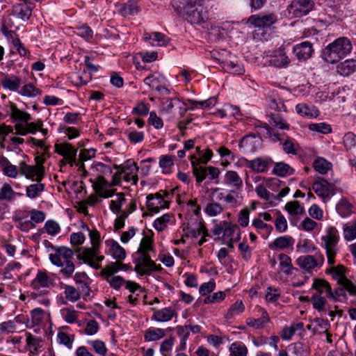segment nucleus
Wrapping results in <instances>:
<instances>
[{
  "label": "nucleus",
  "instance_id": "nucleus-1",
  "mask_svg": "<svg viewBox=\"0 0 356 356\" xmlns=\"http://www.w3.org/2000/svg\"><path fill=\"white\" fill-rule=\"evenodd\" d=\"M172 5L177 15L191 24L202 26L209 19L204 0H172Z\"/></svg>",
  "mask_w": 356,
  "mask_h": 356
},
{
  "label": "nucleus",
  "instance_id": "nucleus-2",
  "mask_svg": "<svg viewBox=\"0 0 356 356\" xmlns=\"http://www.w3.org/2000/svg\"><path fill=\"white\" fill-rule=\"evenodd\" d=\"M153 238L151 236L144 235L140 246L136 251L138 257L134 259V270L140 275H150L152 272H158L162 270L161 265H157L151 259L148 254L153 250Z\"/></svg>",
  "mask_w": 356,
  "mask_h": 356
},
{
  "label": "nucleus",
  "instance_id": "nucleus-3",
  "mask_svg": "<svg viewBox=\"0 0 356 356\" xmlns=\"http://www.w3.org/2000/svg\"><path fill=\"white\" fill-rule=\"evenodd\" d=\"M277 15L274 13L252 15L248 18L247 24L256 29L253 33L254 40H268L269 31L277 23Z\"/></svg>",
  "mask_w": 356,
  "mask_h": 356
},
{
  "label": "nucleus",
  "instance_id": "nucleus-4",
  "mask_svg": "<svg viewBox=\"0 0 356 356\" xmlns=\"http://www.w3.org/2000/svg\"><path fill=\"white\" fill-rule=\"evenodd\" d=\"M73 256V251L70 248L61 246L55 249L54 254H49V259L52 264L61 268L60 273L64 277L69 278L75 270Z\"/></svg>",
  "mask_w": 356,
  "mask_h": 356
},
{
  "label": "nucleus",
  "instance_id": "nucleus-5",
  "mask_svg": "<svg viewBox=\"0 0 356 356\" xmlns=\"http://www.w3.org/2000/svg\"><path fill=\"white\" fill-rule=\"evenodd\" d=\"M353 49L350 40L346 37H340L328 44L323 51L324 59L334 63L349 54Z\"/></svg>",
  "mask_w": 356,
  "mask_h": 356
},
{
  "label": "nucleus",
  "instance_id": "nucleus-6",
  "mask_svg": "<svg viewBox=\"0 0 356 356\" xmlns=\"http://www.w3.org/2000/svg\"><path fill=\"white\" fill-rule=\"evenodd\" d=\"M312 289L314 290L311 297L314 309L318 312L324 311L327 304L326 298L330 299V297H332L331 285L324 279L315 278Z\"/></svg>",
  "mask_w": 356,
  "mask_h": 356
},
{
  "label": "nucleus",
  "instance_id": "nucleus-7",
  "mask_svg": "<svg viewBox=\"0 0 356 356\" xmlns=\"http://www.w3.org/2000/svg\"><path fill=\"white\" fill-rule=\"evenodd\" d=\"M339 233L335 227L331 226L326 229L325 233L321 238V247L325 250L327 263L333 266L335 257L339 251Z\"/></svg>",
  "mask_w": 356,
  "mask_h": 356
},
{
  "label": "nucleus",
  "instance_id": "nucleus-8",
  "mask_svg": "<svg viewBox=\"0 0 356 356\" xmlns=\"http://www.w3.org/2000/svg\"><path fill=\"white\" fill-rule=\"evenodd\" d=\"M6 112L13 120L25 122L28 134H35L39 128L42 127L43 123L40 120H38L36 122H29L31 120V115L27 112L19 110L12 102H10V105L6 106Z\"/></svg>",
  "mask_w": 356,
  "mask_h": 356
},
{
  "label": "nucleus",
  "instance_id": "nucleus-9",
  "mask_svg": "<svg viewBox=\"0 0 356 356\" xmlns=\"http://www.w3.org/2000/svg\"><path fill=\"white\" fill-rule=\"evenodd\" d=\"M172 193L167 191L161 190L154 194L147 196V207L153 213H158L161 209H168L171 202Z\"/></svg>",
  "mask_w": 356,
  "mask_h": 356
},
{
  "label": "nucleus",
  "instance_id": "nucleus-10",
  "mask_svg": "<svg viewBox=\"0 0 356 356\" xmlns=\"http://www.w3.org/2000/svg\"><path fill=\"white\" fill-rule=\"evenodd\" d=\"M314 6L313 0H292L287 7L288 13L294 17L307 15Z\"/></svg>",
  "mask_w": 356,
  "mask_h": 356
},
{
  "label": "nucleus",
  "instance_id": "nucleus-11",
  "mask_svg": "<svg viewBox=\"0 0 356 356\" xmlns=\"http://www.w3.org/2000/svg\"><path fill=\"white\" fill-rule=\"evenodd\" d=\"M312 188L316 194L323 199H328L336 193L334 185L320 177L314 182Z\"/></svg>",
  "mask_w": 356,
  "mask_h": 356
},
{
  "label": "nucleus",
  "instance_id": "nucleus-12",
  "mask_svg": "<svg viewBox=\"0 0 356 356\" xmlns=\"http://www.w3.org/2000/svg\"><path fill=\"white\" fill-rule=\"evenodd\" d=\"M1 33L6 37L8 42L13 44L14 49H16L20 56H26V49L20 42L18 35L15 31L8 30L5 23L1 24Z\"/></svg>",
  "mask_w": 356,
  "mask_h": 356
},
{
  "label": "nucleus",
  "instance_id": "nucleus-13",
  "mask_svg": "<svg viewBox=\"0 0 356 356\" xmlns=\"http://www.w3.org/2000/svg\"><path fill=\"white\" fill-rule=\"evenodd\" d=\"M55 151L58 154L63 156L71 166L75 163L77 149L74 148L70 143L56 144Z\"/></svg>",
  "mask_w": 356,
  "mask_h": 356
},
{
  "label": "nucleus",
  "instance_id": "nucleus-14",
  "mask_svg": "<svg viewBox=\"0 0 356 356\" xmlns=\"http://www.w3.org/2000/svg\"><path fill=\"white\" fill-rule=\"evenodd\" d=\"M313 52V45L308 41L297 44L293 47V53L299 61H305L310 58Z\"/></svg>",
  "mask_w": 356,
  "mask_h": 356
},
{
  "label": "nucleus",
  "instance_id": "nucleus-15",
  "mask_svg": "<svg viewBox=\"0 0 356 356\" xmlns=\"http://www.w3.org/2000/svg\"><path fill=\"white\" fill-rule=\"evenodd\" d=\"M245 165L252 171L262 173L268 171L273 161L270 158L258 157L250 161L245 159Z\"/></svg>",
  "mask_w": 356,
  "mask_h": 356
},
{
  "label": "nucleus",
  "instance_id": "nucleus-16",
  "mask_svg": "<svg viewBox=\"0 0 356 356\" xmlns=\"http://www.w3.org/2000/svg\"><path fill=\"white\" fill-rule=\"evenodd\" d=\"M165 82V77L156 72L148 76L144 79L145 84L148 86L151 89L159 92L165 91L166 93H168V89L164 86Z\"/></svg>",
  "mask_w": 356,
  "mask_h": 356
},
{
  "label": "nucleus",
  "instance_id": "nucleus-17",
  "mask_svg": "<svg viewBox=\"0 0 356 356\" xmlns=\"http://www.w3.org/2000/svg\"><path fill=\"white\" fill-rule=\"evenodd\" d=\"M324 257L319 254L318 258L315 259L312 255H305L299 257L296 259L297 264L302 269L309 271L314 269L319 264L321 266L323 264Z\"/></svg>",
  "mask_w": 356,
  "mask_h": 356
},
{
  "label": "nucleus",
  "instance_id": "nucleus-18",
  "mask_svg": "<svg viewBox=\"0 0 356 356\" xmlns=\"http://www.w3.org/2000/svg\"><path fill=\"white\" fill-rule=\"evenodd\" d=\"M291 63V59L286 55L284 49L280 48L270 56L269 63L277 68L287 67Z\"/></svg>",
  "mask_w": 356,
  "mask_h": 356
},
{
  "label": "nucleus",
  "instance_id": "nucleus-19",
  "mask_svg": "<svg viewBox=\"0 0 356 356\" xmlns=\"http://www.w3.org/2000/svg\"><path fill=\"white\" fill-rule=\"evenodd\" d=\"M97 250L98 248L94 247H92V248H83L81 249L79 257L85 264H88L95 269H99L101 266L95 261V256L97 254Z\"/></svg>",
  "mask_w": 356,
  "mask_h": 356
},
{
  "label": "nucleus",
  "instance_id": "nucleus-20",
  "mask_svg": "<svg viewBox=\"0 0 356 356\" xmlns=\"http://www.w3.org/2000/svg\"><path fill=\"white\" fill-rule=\"evenodd\" d=\"M138 170V168L136 163L132 160H127L122 165V172L124 174V179L129 182L133 180L135 184L138 181L136 172Z\"/></svg>",
  "mask_w": 356,
  "mask_h": 356
},
{
  "label": "nucleus",
  "instance_id": "nucleus-21",
  "mask_svg": "<svg viewBox=\"0 0 356 356\" xmlns=\"http://www.w3.org/2000/svg\"><path fill=\"white\" fill-rule=\"evenodd\" d=\"M41 168H37L34 165H29L25 163L20 164V172L24 175L27 179H31L38 182H40L43 178V175L41 173Z\"/></svg>",
  "mask_w": 356,
  "mask_h": 356
},
{
  "label": "nucleus",
  "instance_id": "nucleus-22",
  "mask_svg": "<svg viewBox=\"0 0 356 356\" xmlns=\"http://www.w3.org/2000/svg\"><path fill=\"white\" fill-rule=\"evenodd\" d=\"M163 106L164 109L169 113H175L178 110V114L181 116H183L187 110L185 104L177 98H170L166 100Z\"/></svg>",
  "mask_w": 356,
  "mask_h": 356
},
{
  "label": "nucleus",
  "instance_id": "nucleus-23",
  "mask_svg": "<svg viewBox=\"0 0 356 356\" xmlns=\"http://www.w3.org/2000/svg\"><path fill=\"white\" fill-rule=\"evenodd\" d=\"M260 141V138L254 134L247 135L240 141L239 147L243 148L245 152H254L259 145Z\"/></svg>",
  "mask_w": 356,
  "mask_h": 356
},
{
  "label": "nucleus",
  "instance_id": "nucleus-24",
  "mask_svg": "<svg viewBox=\"0 0 356 356\" xmlns=\"http://www.w3.org/2000/svg\"><path fill=\"white\" fill-rule=\"evenodd\" d=\"M259 312L261 313V317L258 318H248L246 323L248 326L254 329H262L270 321V317L266 309L259 307Z\"/></svg>",
  "mask_w": 356,
  "mask_h": 356
},
{
  "label": "nucleus",
  "instance_id": "nucleus-25",
  "mask_svg": "<svg viewBox=\"0 0 356 356\" xmlns=\"http://www.w3.org/2000/svg\"><path fill=\"white\" fill-rule=\"evenodd\" d=\"M108 251L116 260L122 261L126 257V251L117 241L111 239L106 241Z\"/></svg>",
  "mask_w": 356,
  "mask_h": 356
},
{
  "label": "nucleus",
  "instance_id": "nucleus-26",
  "mask_svg": "<svg viewBox=\"0 0 356 356\" xmlns=\"http://www.w3.org/2000/svg\"><path fill=\"white\" fill-rule=\"evenodd\" d=\"M31 285L35 289L40 287L49 288L53 286V280L45 271H38Z\"/></svg>",
  "mask_w": 356,
  "mask_h": 356
},
{
  "label": "nucleus",
  "instance_id": "nucleus-27",
  "mask_svg": "<svg viewBox=\"0 0 356 356\" xmlns=\"http://www.w3.org/2000/svg\"><path fill=\"white\" fill-rule=\"evenodd\" d=\"M294 244V239L291 236H281L276 238L273 242L269 244L268 247L271 250L285 249L292 248Z\"/></svg>",
  "mask_w": 356,
  "mask_h": 356
},
{
  "label": "nucleus",
  "instance_id": "nucleus-28",
  "mask_svg": "<svg viewBox=\"0 0 356 356\" xmlns=\"http://www.w3.org/2000/svg\"><path fill=\"white\" fill-rule=\"evenodd\" d=\"M204 225L201 222H195L191 225L188 224L186 228H184V236L187 238H196L206 230Z\"/></svg>",
  "mask_w": 356,
  "mask_h": 356
},
{
  "label": "nucleus",
  "instance_id": "nucleus-29",
  "mask_svg": "<svg viewBox=\"0 0 356 356\" xmlns=\"http://www.w3.org/2000/svg\"><path fill=\"white\" fill-rule=\"evenodd\" d=\"M175 316H177V312L175 309L171 307H165L154 310L152 318L159 322H166L170 321Z\"/></svg>",
  "mask_w": 356,
  "mask_h": 356
},
{
  "label": "nucleus",
  "instance_id": "nucleus-30",
  "mask_svg": "<svg viewBox=\"0 0 356 356\" xmlns=\"http://www.w3.org/2000/svg\"><path fill=\"white\" fill-rule=\"evenodd\" d=\"M224 182L236 190H241L243 187L242 179L236 172L233 170H229L225 173Z\"/></svg>",
  "mask_w": 356,
  "mask_h": 356
},
{
  "label": "nucleus",
  "instance_id": "nucleus-31",
  "mask_svg": "<svg viewBox=\"0 0 356 356\" xmlns=\"http://www.w3.org/2000/svg\"><path fill=\"white\" fill-rule=\"evenodd\" d=\"M356 70V60L354 59H347L343 62L339 63L337 66V72L343 76H347Z\"/></svg>",
  "mask_w": 356,
  "mask_h": 356
},
{
  "label": "nucleus",
  "instance_id": "nucleus-32",
  "mask_svg": "<svg viewBox=\"0 0 356 356\" xmlns=\"http://www.w3.org/2000/svg\"><path fill=\"white\" fill-rule=\"evenodd\" d=\"M194 159H195V155H191L190 159L193 168V173L195 177L196 182L200 184L205 179L208 172L207 167L200 165V163L195 162Z\"/></svg>",
  "mask_w": 356,
  "mask_h": 356
},
{
  "label": "nucleus",
  "instance_id": "nucleus-33",
  "mask_svg": "<svg viewBox=\"0 0 356 356\" xmlns=\"http://www.w3.org/2000/svg\"><path fill=\"white\" fill-rule=\"evenodd\" d=\"M46 312L41 308H35L31 312V321L26 318L24 323L27 327H31L34 325H39L44 319Z\"/></svg>",
  "mask_w": 356,
  "mask_h": 356
},
{
  "label": "nucleus",
  "instance_id": "nucleus-34",
  "mask_svg": "<svg viewBox=\"0 0 356 356\" xmlns=\"http://www.w3.org/2000/svg\"><path fill=\"white\" fill-rule=\"evenodd\" d=\"M269 125L272 129L273 128L282 129V130H289V124L287 123L286 120H284L280 114L278 113H272L270 115V119L268 120Z\"/></svg>",
  "mask_w": 356,
  "mask_h": 356
},
{
  "label": "nucleus",
  "instance_id": "nucleus-35",
  "mask_svg": "<svg viewBox=\"0 0 356 356\" xmlns=\"http://www.w3.org/2000/svg\"><path fill=\"white\" fill-rule=\"evenodd\" d=\"M140 11V7L138 5L137 0H129L127 3H123L120 9V14L127 17L134 15Z\"/></svg>",
  "mask_w": 356,
  "mask_h": 356
},
{
  "label": "nucleus",
  "instance_id": "nucleus-36",
  "mask_svg": "<svg viewBox=\"0 0 356 356\" xmlns=\"http://www.w3.org/2000/svg\"><path fill=\"white\" fill-rule=\"evenodd\" d=\"M296 111L298 114L306 118H316L318 115V111L314 106H309L307 104L301 103L296 106Z\"/></svg>",
  "mask_w": 356,
  "mask_h": 356
},
{
  "label": "nucleus",
  "instance_id": "nucleus-37",
  "mask_svg": "<svg viewBox=\"0 0 356 356\" xmlns=\"http://www.w3.org/2000/svg\"><path fill=\"white\" fill-rule=\"evenodd\" d=\"M278 259L280 261V266L282 271L287 275H291L295 268H293L292 265L291 257L286 254L281 253L279 254ZM296 270L297 269L296 268Z\"/></svg>",
  "mask_w": 356,
  "mask_h": 356
},
{
  "label": "nucleus",
  "instance_id": "nucleus-38",
  "mask_svg": "<svg viewBox=\"0 0 356 356\" xmlns=\"http://www.w3.org/2000/svg\"><path fill=\"white\" fill-rule=\"evenodd\" d=\"M1 85L11 91H17L21 86V79L16 76H6L1 80Z\"/></svg>",
  "mask_w": 356,
  "mask_h": 356
},
{
  "label": "nucleus",
  "instance_id": "nucleus-39",
  "mask_svg": "<svg viewBox=\"0 0 356 356\" xmlns=\"http://www.w3.org/2000/svg\"><path fill=\"white\" fill-rule=\"evenodd\" d=\"M165 335V331L161 328L149 327L145 332V340L146 341H157Z\"/></svg>",
  "mask_w": 356,
  "mask_h": 356
},
{
  "label": "nucleus",
  "instance_id": "nucleus-40",
  "mask_svg": "<svg viewBox=\"0 0 356 356\" xmlns=\"http://www.w3.org/2000/svg\"><path fill=\"white\" fill-rule=\"evenodd\" d=\"M332 163L326 159L319 157L317 158L313 163L314 170L321 175H325L332 168Z\"/></svg>",
  "mask_w": 356,
  "mask_h": 356
},
{
  "label": "nucleus",
  "instance_id": "nucleus-41",
  "mask_svg": "<svg viewBox=\"0 0 356 356\" xmlns=\"http://www.w3.org/2000/svg\"><path fill=\"white\" fill-rule=\"evenodd\" d=\"M293 172L294 170L289 164L284 162L276 163L273 168V173L280 177L291 175Z\"/></svg>",
  "mask_w": 356,
  "mask_h": 356
},
{
  "label": "nucleus",
  "instance_id": "nucleus-42",
  "mask_svg": "<svg viewBox=\"0 0 356 356\" xmlns=\"http://www.w3.org/2000/svg\"><path fill=\"white\" fill-rule=\"evenodd\" d=\"M272 212L274 214V217L276 218L275 220L276 230L280 233L286 231L288 225L285 217L280 211L274 210Z\"/></svg>",
  "mask_w": 356,
  "mask_h": 356
},
{
  "label": "nucleus",
  "instance_id": "nucleus-43",
  "mask_svg": "<svg viewBox=\"0 0 356 356\" xmlns=\"http://www.w3.org/2000/svg\"><path fill=\"white\" fill-rule=\"evenodd\" d=\"M14 13L22 20H28L31 15V9L26 4H18L14 6Z\"/></svg>",
  "mask_w": 356,
  "mask_h": 356
},
{
  "label": "nucleus",
  "instance_id": "nucleus-44",
  "mask_svg": "<svg viewBox=\"0 0 356 356\" xmlns=\"http://www.w3.org/2000/svg\"><path fill=\"white\" fill-rule=\"evenodd\" d=\"M42 340L40 338L34 337L30 333L26 335V343L30 352L34 355L38 353L41 347Z\"/></svg>",
  "mask_w": 356,
  "mask_h": 356
},
{
  "label": "nucleus",
  "instance_id": "nucleus-45",
  "mask_svg": "<svg viewBox=\"0 0 356 356\" xmlns=\"http://www.w3.org/2000/svg\"><path fill=\"white\" fill-rule=\"evenodd\" d=\"M352 204L346 200H341L336 206L337 213L343 218L349 216L352 213Z\"/></svg>",
  "mask_w": 356,
  "mask_h": 356
},
{
  "label": "nucleus",
  "instance_id": "nucleus-46",
  "mask_svg": "<svg viewBox=\"0 0 356 356\" xmlns=\"http://www.w3.org/2000/svg\"><path fill=\"white\" fill-rule=\"evenodd\" d=\"M343 234L346 241H351L356 238V220L350 225H343Z\"/></svg>",
  "mask_w": 356,
  "mask_h": 356
},
{
  "label": "nucleus",
  "instance_id": "nucleus-47",
  "mask_svg": "<svg viewBox=\"0 0 356 356\" xmlns=\"http://www.w3.org/2000/svg\"><path fill=\"white\" fill-rule=\"evenodd\" d=\"M1 167H3V174L8 177L15 178L17 177L18 172L17 167L9 163L7 159L1 156Z\"/></svg>",
  "mask_w": 356,
  "mask_h": 356
},
{
  "label": "nucleus",
  "instance_id": "nucleus-48",
  "mask_svg": "<svg viewBox=\"0 0 356 356\" xmlns=\"http://www.w3.org/2000/svg\"><path fill=\"white\" fill-rule=\"evenodd\" d=\"M121 270L120 261L116 260L115 262H111L105 266L101 271L102 276L114 275L116 273Z\"/></svg>",
  "mask_w": 356,
  "mask_h": 356
},
{
  "label": "nucleus",
  "instance_id": "nucleus-49",
  "mask_svg": "<svg viewBox=\"0 0 356 356\" xmlns=\"http://www.w3.org/2000/svg\"><path fill=\"white\" fill-rule=\"evenodd\" d=\"M19 93L22 96L29 97H36L40 95L41 92L39 89L36 88L33 84L28 83L24 85L19 91Z\"/></svg>",
  "mask_w": 356,
  "mask_h": 356
},
{
  "label": "nucleus",
  "instance_id": "nucleus-50",
  "mask_svg": "<svg viewBox=\"0 0 356 356\" xmlns=\"http://www.w3.org/2000/svg\"><path fill=\"white\" fill-rule=\"evenodd\" d=\"M244 309L245 307L242 301H236L228 309L225 317L227 319H230L233 316L241 314L244 311Z\"/></svg>",
  "mask_w": 356,
  "mask_h": 356
},
{
  "label": "nucleus",
  "instance_id": "nucleus-51",
  "mask_svg": "<svg viewBox=\"0 0 356 356\" xmlns=\"http://www.w3.org/2000/svg\"><path fill=\"white\" fill-rule=\"evenodd\" d=\"M298 145L290 138H287L282 144L283 150L288 154H298Z\"/></svg>",
  "mask_w": 356,
  "mask_h": 356
},
{
  "label": "nucleus",
  "instance_id": "nucleus-52",
  "mask_svg": "<svg viewBox=\"0 0 356 356\" xmlns=\"http://www.w3.org/2000/svg\"><path fill=\"white\" fill-rule=\"evenodd\" d=\"M229 223V222L223 220L216 224L213 228L211 229V232L216 236L215 240H219L221 237L222 238L225 228H227Z\"/></svg>",
  "mask_w": 356,
  "mask_h": 356
},
{
  "label": "nucleus",
  "instance_id": "nucleus-53",
  "mask_svg": "<svg viewBox=\"0 0 356 356\" xmlns=\"http://www.w3.org/2000/svg\"><path fill=\"white\" fill-rule=\"evenodd\" d=\"M61 315L65 321L68 323H74L78 320V314L76 311L71 308H63L61 309Z\"/></svg>",
  "mask_w": 356,
  "mask_h": 356
},
{
  "label": "nucleus",
  "instance_id": "nucleus-54",
  "mask_svg": "<svg viewBox=\"0 0 356 356\" xmlns=\"http://www.w3.org/2000/svg\"><path fill=\"white\" fill-rule=\"evenodd\" d=\"M223 211L220 204L211 201L208 203L204 209L205 213L209 216H216Z\"/></svg>",
  "mask_w": 356,
  "mask_h": 356
},
{
  "label": "nucleus",
  "instance_id": "nucleus-55",
  "mask_svg": "<svg viewBox=\"0 0 356 356\" xmlns=\"http://www.w3.org/2000/svg\"><path fill=\"white\" fill-rule=\"evenodd\" d=\"M230 356H246L248 349L241 343H233L229 348Z\"/></svg>",
  "mask_w": 356,
  "mask_h": 356
},
{
  "label": "nucleus",
  "instance_id": "nucleus-56",
  "mask_svg": "<svg viewBox=\"0 0 356 356\" xmlns=\"http://www.w3.org/2000/svg\"><path fill=\"white\" fill-rule=\"evenodd\" d=\"M88 344L92 347L97 354L106 356L108 350L104 341L97 339L88 341Z\"/></svg>",
  "mask_w": 356,
  "mask_h": 356
},
{
  "label": "nucleus",
  "instance_id": "nucleus-57",
  "mask_svg": "<svg viewBox=\"0 0 356 356\" xmlns=\"http://www.w3.org/2000/svg\"><path fill=\"white\" fill-rule=\"evenodd\" d=\"M64 294L65 298L71 302H75L80 298V293L73 286L65 285Z\"/></svg>",
  "mask_w": 356,
  "mask_h": 356
},
{
  "label": "nucleus",
  "instance_id": "nucleus-58",
  "mask_svg": "<svg viewBox=\"0 0 356 356\" xmlns=\"http://www.w3.org/2000/svg\"><path fill=\"white\" fill-rule=\"evenodd\" d=\"M104 279L109 283L111 287L114 289L118 290L120 287L125 284L124 279L121 276H104Z\"/></svg>",
  "mask_w": 356,
  "mask_h": 356
},
{
  "label": "nucleus",
  "instance_id": "nucleus-59",
  "mask_svg": "<svg viewBox=\"0 0 356 356\" xmlns=\"http://www.w3.org/2000/svg\"><path fill=\"white\" fill-rule=\"evenodd\" d=\"M170 220V215L169 213H165L161 217L156 218L153 223V226L155 229L159 232H161L166 227Z\"/></svg>",
  "mask_w": 356,
  "mask_h": 356
},
{
  "label": "nucleus",
  "instance_id": "nucleus-60",
  "mask_svg": "<svg viewBox=\"0 0 356 356\" xmlns=\"http://www.w3.org/2000/svg\"><path fill=\"white\" fill-rule=\"evenodd\" d=\"M44 185L38 182V184H31L26 188V195L30 198L36 197L38 194L43 191Z\"/></svg>",
  "mask_w": 356,
  "mask_h": 356
},
{
  "label": "nucleus",
  "instance_id": "nucleus-61",
  "mask_svg": "<svg viewBox=\"0 0 356 356\" xmlns=\"http://www.w3.org/2000/svg\"><path fill=\"white\" fill-rule=\"evenodd\" d=\"M338 284L343 286L351 296H356V286L347 277H342L338 281Z\"/></svg>",
  "mask_w": 356,
  "mask_h": 356
},
{
  "label": "nucleus",
  "instance_id": "nucleus-62",
  "mask_svg": "<svg viewBox=\"0 0 356 356\" xmlns=\"http://www.w3.org/2000/svg\"><path fill=\"white\" fill-rule=\"evenodd\" d=\"M170 39L164 34L159 32L153 33V42L151 44L158 46H165L169 43Z\"/></svg>",
  "mask_w": 356,
  "mask_h": 356
},
{
  "label": "nucleus",
  "instance_id": "nucleus-63",
  "mask_svg": "<svg viewBox=\"0 0 356 356\" xmlns=\"http://www.w3.org/2000/svg\"><path fill=\"white\" fill-rule=\"evenodd\" d=\"M285 209L291 215H298L302 213L303 209L300 207L298 201L289 202L286 204Z\"/></svg>",
  "mask_w": 356,
  "mask_h": 356
},
{
  "label": "nucleus",
  "instance_id": "nucleus-64",
  "mask_svg": "<svg viewBox=\"0 0 356 356\" xmlns=\"http://www.w3.org/2000/svg\"><path fill=\"white\" fill-rule=\"evenodd\" d=\"M343 145L347 150L356 146V135L352 132H348L343 136Z\"/></svg>",
  "mask_w": 356,
  "mask_h": 356
}]
</instances>
